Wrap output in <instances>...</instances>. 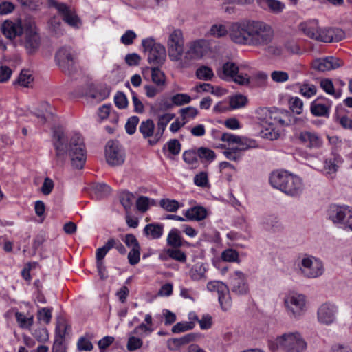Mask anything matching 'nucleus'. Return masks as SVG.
I'll use <instances>...</instances> for the list:
<instances>
[{
    "instance_id": "nucleus-1",
    "label": "nucleus",
    "mask_w": 352,
    "mask_h": 352,
    "mask_svg": "<svg viewBox=\"0 0 352 352\" xmlns=\"http://www.w3.org/2000/svg\"><path fill=\"white\" fill-rule=\"evenodd\" d=\"M53 144L56 150V163L62 166L68 155L72 166L77 169L83 168L86 162L85 146L80 135H74L67 142V139L60 128L53 131Z\"/></svg>"
},
{
    "instance_id": "nucleus-2",
    "label": "nucleus",
    "mask_w": 352,
    "mask_h": 352,
    "mask_svg": "<svg viewBox=\"0 0 352 352\" xmlns=\"http://www.w3.org/2000/svg\"><path fill=\"white\" fill-rule=\"evenodd\" d=\"M269 180L274 188L291 197L299 196L303 191L302 179L287 171H274L270 175Z\"/></svg>"
},
{
    "instance_id": "nucleus-3",
    "label": "nucleus",
    "mask_w": 352,
    "mask_h": 352,
    "mask_svg": "<svg viewBox=\"0 0 352 352\" xmlns=\"http://www.w3.org/2000/svg\"><path fill=\"white\" fill-rule=\"evenodd\" d=\"M299 30L307 36L325 43L338 42L342 40L344 35L339 28H320L315 19L300 23Z\"/></svg>"
},
{
    "instance_id": "nucleus-4",
    "label": "nucleus",
    "mask_w": 352,
    "mask_h": 352,
    "mask_svg": "<svg viewBox=\"0 0 352 352\" xmlns=\"http://www.w3.org/2000/svg\"><path fill=\"white\" fill-rule=\"evenodd\" d=\"M270 349L274 351L281 349L285 352H304L307 344L302 335L298 332H288L278 336L268 342Z\"/></svg>"
},
{
    "instance_id": "nucleus-5",
    "label": "nucleus",
    "mask_w": 352,
    "mask_h": 352,
    "mask_svg": "<svg viewBox=\"0 0 352 352\" xmlns=\"http://www.w3.org/2000/svg\"><path fill=\"white\" fill-rule=\"evenodd\" d=\"M250 45L261 47L270 44L274 38L272 27L259 20L250 19Z\"/></svg>"
},
{
    "instance_id": "nucleus-6",
    "label": "nucleus",
    "mask_w": 352,
    "mask_h": 352,
    "mask_svg": "<svg viewBox=\"0 0 352 352\" xmlns=\"http://www.w3.org/2000/svg\"><path fill=\"white\" fill-rule=\"evenodd\" d=\"M327 218L333 224L352 231V207L331 205L327 211Z\"/></svg>"
},
{
    "instance_id": "nucleus-7",
    "label": "nucleus",
    "mask_w": 352,
    "mask_h": 352,
    "mask_svg": "<svg viewBox=\"0 0 352 352\" xmlns=\"http://www.w3.org/2000/svg\"><path fill=\"white\" fill-rule=\"evenodd\" d=\"M19 44L31 54L36 52L41 45V37L33 19L25 23V30L19 39Z\"/></svg>"
},
{
    "instance_id": "nucleus-8",
    "label": "nucleus",
    "mask_w": 352,
    "mask_h": 352,
    "mask_svg": "<svg viewBox=\"0 0 352 352\" xmlns=\"http://www.w3.org/2000/svg\"><path fill=\"white\" fill-rule=\"evenodd\" d=\"M142 45L144 52L147 54V59L151 65L160 66L164 63L166 52L165 47L162 44L157 43L154 38L150 37L143 39Z\"/></svg>"
},
{
    "instance_id": "nucleus-9",
    "label": "nucleus",
    "mask_w": 352,
    "mask_h": 352,
    "mask_svg": "<svg viewBox=\"0 0 352 352\" xmlns=\"http://www.w3.org/2000/svg\"><path fill=\"white\" fill-rule=\"evenodd\" d=\"M286 311L290 318H300L307 311L305 295L294 292L287 294L284 298Z\"/></svg>"
},
{
    "instance_id": "nucleus-10",
    "label": "nucleus",
    "mask_w": 352,
    "mask_h": 352,
    "mask_svg": "<svg viewBox=\"0 0 352 352\" xmlns=\"http://www.w3.org/2000/svg\"><path fill=\"white\" fill-rule=\"evenodd\" d=\"M55 60L65 73L70 74L76 69V54L70 47H60L55 54Z\"/></svg>"
},
{
    "instance_id": "nucleus-11",
    "label": "nucleus",
    "mask_w": 352,
    "mask_h": 352,
    "mask_svg": "<svg viewBox=\"0 0 352 352\" xmlns=\"http://www.w3.org/2000/svg\"><path fill=\"white\" fill-rule=\"evenodd\" d=\"M250 19L234 23L229 29L230 39L235 43L250 45Z\"/></svg>"
},
{
    "instance_id": "nucleus-12",
    "label": "nucleus",
    "mask_w": 352,
    "mask_h": 352,
    "mask_svg": "<svg viewBox=\"0 0 352 352\" xmlns=\"http://www.w3.org/2000/svg\"><path fill=\"white\" fill-rule=\"evenodd\" d=\"M300 270L302 275L309 278L320 276L324 272L322 262L313 256H305L301 260Z\"/></svg>"
},
{
    "instance_id": "nucleus-13",
    "label": "nucleus",
    "mask_w": 352,
    "mask_h": 352,
    "mask_svg": "<svg viewBox=\"0 0 352 352\" xmlns=\"http://www.w3.org/2000/svg\"><path fill=\"white\" fill-rule=\"evenodd\" d=\"M107 162L111 166L123 164L125 160V153L122 146L118 141H109L105 146Z\"/></svg>"
},
{
    "instance_id": "nucleus-14",
    "label": "nucleus",
    "mask_w": 352,
    "mask_h": 352,
    "mask_svg": "<svg viewBox=\"0 0 352 352\" xmlns=\"http://www.w3.org/2000/svg\"><path fill=\"white\" fill-rule=\"evenodd\" d=\"M168 56L171 60L178 61L181 59L184 52V38L182 32L175 30L168 40Z\"/></svg>"
},
{
    "instance_id": "nucleus-15",
    "label": "nucleus",
    "mask_w": 352,
    "mask_h": 352,
    "mask_svg": "<svg viewBox=\"0 0 352 352\" xmlns=\"http://www.w3.org/2000/svg\"><path fill=\"white\" fill-rule=\"evenodd\" d=\"M30 18H26L23 20H6L1 24V32L6 38L10 40H14L16 38L19 39L24 32L25 23L30 22Z\"/></svg>"
},
{
    "instance_id": "nucleus-16",
    "label": "nucleus",
    "mask_w": 352,
    "mask_h": 352,
    "mask_svg": "<svg viewBox=\"0 0 352 352\" xmlns=\"http://www.w3.org/2000/svg\"><path fill=\"white\" fill-rule=\"evenodd\" d=\"M49 5L54 7L63 16V21L72 27L79 28L81 21L78 15L72 11L69 8L63 3H58L56 0H48Z\"/></svg>"
},
{
    "instance_id": "nucleus-17",
    "label": "nucleus",
    "mask_w": 352,
    "mask_h": 352,
    "mask_svg": "<svg viewBox=\"0 0 352 352\" xmlns=\"http://www.w3.org/2000/svg\"><path fill=\"white\" fill-rule=\"evenodd\" d=\"M229 284L232 292L236 295H244L248 292L246 276L241 271H234L230 275Z\"/></svg>"
},
{
    "instance_id": "nucleus-18",
    "label": "nucleus",
    "mask_w": 352,
    "mask_h": 352,
    "mask_svg": "<svg viewBox=\"0 0 352 352\" xmlns=\"http://www.w3.org/2000/svg\"><path fill=\"white\" fill-rule=\"evenodd\" d=\"M208 49V43L205 40H198L193 42L184 56V64L188 66L191 60H197L203 57Z\"/></svg>"
},
{
    "instance_id": "nucleus-19",
    "label": "nucleus",
    "mask_w": 352,
    "mask_h": 352,
    "mask_svg": "<svg viewBox=\"0 0 352 352\" xmlns=\"http://www.w3.org/2000/svg\"><path fill=\"white\" fill-rule=\"evenodd\" d=\"M337 312L336 306L330 303H324L318 309V320L321 324L330 325L336 320Z\"/></svg>"
},
{
    "instance_id": "nucleus-20",
    "label": "nucleus",
    "mask_w": 352,
    "mask_h": 352,
    "mask_svg": "<svg viewBox=\"0 0 352 352\" xmlns=\"http://www.w3.org/2000/svg\"><path fill=\"white\" fill-rule=\"evenodd\" d=\"M290 122V115L288 111L272 108L266 124L269 126H283L289 125Z\"/></svg>"
},
{
    "instance_id": "nucleus-21",
    "label": "nucleus",
    "mask_w": 352,
    "mask_h": 352,
    "mask_svg": "<svg viewBox=\"0 0 352 352\" xmlns=\"http://www.w3.org/2000/svg\"><path fill=\"white\" fill-rule=\"evenodd\" d=\"M300 144L306 148H318L322 145V138L314 131H302L298 135Z\"/></svg>"
},
{
    "instance_id": "nucleus-22",
    "label": "nucleus",
    "mask_w": 352,
    "mask_h": 352,
    "mask_svg": "<svg viewBox=\"0 0 352 352\" xmlns=\"http://www.w3.org/2000/svg\"><path fill=\"white\" fill-rule=\"evenodd\" d=\"M342 61L338 58L329 56L315 60L313 66L316 69L325 72L339 67Z\"/></svg>"
},
{
    "instance_id": "nucleus-23",
    "label": "nucleus",
    "mask_w": 352,
    "mask_h": 352,
    "mask_svg": "<svg viewBox=\"0 0 352 352\" xmlns=\"http://www.w3.org/2000/svg\"><path fill=\"white\" fill-rule=\"evenodd\" d=\"M173 113H164L158 118L157 131L155 134L154 138L148 140L151 145H155L161 139L168 124L174 118Z\"/></svg>"
},
{
    "instance_id": "nucleus-24",
    "label": "nucleus",
    "mask_w": 352,
    "mask_h": 352,
    "mask_svg": "<svg viewBox=\"0 0 352 352\" xmlns=\"http://www.w3.org/2000/svg\"><path fill=\"white\" fill-rule=\"evenodd\" d=\"M166 242L168 246L174 248H179L183 246H190V243L182 238L180 231L177 228H173L170 230L167 236Z\"/></svg>"
},
{
    "instance_id": "nucleus-25",
    "label": "nucleus",
    "mask_w": 352,
    "mask_h": 352,
    "mask_svg": "<svg viewBox=\"0 0 352 352\" xmlns=\"http://www.w3.org/2000/svg\"><path fill=\"white\" fill-rule=\"evenodd\" d=\"M322 100L321 98H318L311 102V112L315 116L329 117L331 105L322 102Z\"/></svg>"
},
{
    "instance_id": "nucleus-26",
    "label": "nucleus",
    "mask_w": 352,
    "mask_h": 352,
    "mask_svg": "<svg viewBox=\"0 0 352 352\" xmlns=\"http://www.w3.org/2000/svg\"><path fill=\"white\" fill-rule=\"evenodd\" d=\"M239 72L238 66L233 62L225 63L217 72L219 76L223 80L233 78Z\"/></svg>"
},
{
    "instance_id": "nucleus-27",
    "label": "nucleus",
    "mask_w": 352,
    "mask_h": 352,
    "mask_svg": "<svg viewBox=\"0 0 352 352\" xmlns=\"http://www.w3.org/2000/svg\"><path fill=\"white\" fill-rule=\"evenodd\" d=\"M184 214L188 220L199 221L207 217L208 212L203 206H194L188 209Z\"/></svg>"
},
{
    "instance_id": "nucleus-28",
    "label": "nucleus",
    "mask_w": 352,
    "mask_h": 352,
    "mask_svg": "<svg viewBox=\"0 0 352 352\" xmlns=\"http://www.w3.org/2000/svg\"><path fill=\"white\" fill-rule=\"evenodd\" d=\"M143 232L150 239H158L163 235L164 226L160 223H149L144 227Z\"/></svg>"
},
{
    "instance_id": "nucleus-29",
    "label": "nucleus",
    "mask_w": 352,
    "mask_h": 352,
    "mask_svg": "<svg viewBox=\"0 0 352 352\" xmlns=\"http://www.w3.org/2000/svg\"><path fill=\"white\" fill-rule=\"evenodd\" d=\"M63 332L60 330V325L56 329L55 339L52 346V352H66V346L64 344V336L65 333V327L64 324H63Z\"/></svg>"
},
{
    "instance_id": "nucleus-30",
    "label": "nucleus",
    "mask_w": 352,
    "mask_h": 352,
    "mask_svg": "<svg viewBox=\"0 0 352 352\" xmlns=\"http://www.w3.org/2000/svg\"><path fill=\"white\" fill-rule=\"evenodd\" d=\"M342 108L336 109V113L333 116L334 120L338 123L343 129L352 130V119L349 118L346 115H342L341 111Z\"/></svg>"
},
{
    "instance_id": "nucleus-31",
    "label": "nucleus",
    "mask_w": 352,
    "mask_h": 352,
    "mask_svg": "<svg viewBox=\"0 0 352 352\" xmlns=\"http://www.w3.org/2000/svg\"><path fill=\"white\" fill-rule=\"evenodd\" d=\"M155 124L151 119L142 121L140 125L139 130L144 138L152 137L154 133Z\"/></svg>"
},
{
    "instance_id": "nucleus-32",
    "label": "nucleus",
    "mask_w": 352,
    "mask_h": 352,
    "mask_svg": "<svg viewBox=\"0 0 352 352\" xmlns=\"http://www.w3.org/2000/svg\"><path fill=\"white\" fill-rule=\"evenodd\" d=\"M261 3L274 13H280L285 8V5L278 0H261Z\"/></svg>"
},
{
    "instance_id": "nucleus-33",
    "label": "nucleus",
    "mask_w": 352,
    "mask_h": 352,
    "mask_svg": "<svg viewBox=\"0 0 352 352\" xmlns=\"http://www.w3.org/2000/svg\"><path fill=\"white\" fill-rule=\"evenodd\" d=\"M151 78L153 83L157 87H163V86H164L166 82L165 75L164 72L158 68V66L152 67Z\"/></svg>"
},
{
    "instance_id": "nucleus-34",
    "label": "nucleus",
    "mask_w": 352,
    "mask_h": 352,
    "mask_svg": "<svg viewBox=\"0 0 352 352\" xmlns=\"http://www.w3.org/2000/svg\"><path fill=\"white\" fill-rule=\"evenodd\" d=\"M236 144L237 146L235 147L240 153L258 146L255 140L244 137H240V140H238Z\"/></svg>"
},
{
    "instance_id": "nucleus-35",
    "label": "nucleus",
    "mask_w": 352,
    "mask_h": 352,
    "mask_svg": "<svg viewBox=\"0 0 352 352\" xmlns=\"http://www.w3.org/2000/svg\"><path fill=\"white\" fill-rule=\"evenodd\" d=\"M320 86L327 94L333 95L336 98L341 96L342 91L340 89L335 91L332 81L329 79H324L320 81Z\"/></svg>"
},
{
    "instance_id": "nucleus-36",
    "label": "nucleus",
    "mask_w": 352,
    "mask_h": 352,
    "mask_svg": "<svg viewBox=\"0 0 352 352\" xmlns=\"http://www.w3.org/2000/svg\"><path fill=\"white\" fill-rule=\"evenodd\" d=\"M120 204L123 206L126 210H129L132 205L135 196L133 194L129 191H122L119 195Z\"/></svg>"
},
{
    "instance_id": "nucleus-37",
    "label": "nucleus",
    "mask_w": 352,
    "mask_h": 352,
    "mask_svg": "<svg viewBox=\"0 0 352 352\" xmlns=\"http://www.w3.org/2000/svg\"><path fill=\"white\" fill-rule=\"evenodd\" d=\"M206 269L203 264L195 265L190 271V276L194 280L206 279L205 273Z\"/></svg>"
},
{
    "instance_id": "nucleus-38",
    "label": "nucleus",
    "mask_w": 352,
    "mask_h": 352,
    "mask_svg": "<svg viewBox=\"0 0 352 352\" xmlns=\"http://www.w3.org/2000/svg\"><path fill=\"white\" fill-rule=\"evenodd\" d=\"M198 153L197 150H188L183 153L184 161L190 165L192 168H196L198 165Z\"/></svg>"
},
{
    "instance_id": "nucleus-39",
    "label": "nucleus",
    "mask_w": 352,
    "mask_h": 352,
    "mask_svg": "<svg viewBox=\"0 0 352 352\" xmlns=\"http://www.w3.org/2000/svg\"><path fill=\"white\" fill-rule=\"evenodd\" d=\"M198 157L202 162H212L216 157L215 153L206 147H200L197 149Z\"/></svg>"
},
{
    "instance_id": "nucleus-40",
    "label": "nucleus",
    "mask_w": 352,
    "mask_h": 352,
    "mask_svg": "<svg viewBox=\"0 0 352 352\" xmlns=\"http://www.w3.org/2000/svg\"><path fill=\"white\" fill-rule=\"evenodd\" d=\"M160 206L163 209L170 212H175L181 207L177 201L169 199H161L160 201Z\"/></svg>"
},
{
    "instance_id": "nucleus-41",
    "label": "nucleus",
    "mask_w": 352,
    "mask_h": 352,
    "mask_svg": "<svg viewBox=\"0 0 352 352\" xmlns=\"http://www.w3.org/2000/svg\"><path fill=\"white\" fill-rule=\"evenodd\" d=\"M15 317L20 327L23 329H29L34 322V316L26 317L23 313L16 312Z\"/></svg>"
},
{
    "instance_id": "nucleus-42",
    "label": "nucleus",
    "mask_w": 352,
    "mask_h": 352,
    "mask_svg": "<svg viewBox=\"0 0 352 352\" xmlns=\"http://www.w3.org/2000/svg\"><path fill=\"white\" fill-rule=\"evenodd\" d=\"M32 81L33 77L30 72L28 70H22L14 83L24 87H28Z\"/></svg>"
},
{
    "instance_id": "nucleus-43",
    "label": "nucleus",
    "mask_w": 352,
    "mask_h": 352,
    "mask_svg": "<svg viewBox=\"0 0 352 352\" xmlns=\"http://www.w3.org/2000/svg\"><path fill=\"white\" fill-rule=\"evenodd\" d=\"M52 307H43L39 309L37 311L38 320L39 322H43L45 324H49L52 317Z\"/></svg>"
},
{
    "instance_id": "nucleus-44",
    "label": "nucleus",
    "mask_w": 352,
    "mask_h": 352,
    "mask_svg": "<svg viewBox=\"0 0 352 352\" xmlns=\"http://www.w3.org/2000/svg\"><path fill=\"white\" fill-rule=\"evenodd\" d=\"M214 76L212 69L208 66H201L196 71L197 78L203 80H210Z\"/></svg>"
},
{
    "instance_id": "nucleus-45",
    "label": "nucleus",
    "mask_w": 352,
    "mask_h": 352,
    "mask_svg": "<svg viewBox=\"0 0 352 352\" xmlns=\"http://www.w3.org/2000/svg\"><path fill=\"white\" fill-rule=\"evenodd\" d=\"M61 25L62 23L59 17L54 16L49 21V28L50 31L58 36L63 34Z\"/></svg>"
},
{
    "instance_id": "nucleus-46",
    "label": "nucleus",
    "mask_w": 352,
    "mask_h": 352,
    "mask_svg": "<svg viewBox=\"0 0 352 352\" xmlns=\"http://www.w3.org/2000/svg\"><path fill=\"white\" fill-rule=\"evenodd\" d=\"M93 192L97 198H103L111 192V188L105 184H97L93 187Z\"/></svg>"
},
{
    "instance_id": "nucleus-47",
    "label": "nucleus",
    "mask_w": 352,
    "mask_h": 352,
    "mask_svg": "<svg viewBox=\"0 0 352 352\" xmlns=\"http://www.w3.org/2000/svg\"><path fill=\"white\" fill-rule=\"evenodd\" d=\"M179 113L184 121L186 122L190 120L195 118L198 114V110L193 107H188L186 108L181 109Z\"/></svg>"
},
{
    "instance_id": "nucleus-48",
    "label": "nucleus",
    "mask_w": 352,
    "mask_h": 352,
    "mask_svg": "<svg viewBox=\"0 0 352 352\" xmlns=\"http://www.w3.org/2000/svg\"><path fill=\"white\" fill-rule=\"evenodd\" d=\"M195 323L192 321H184L177 323L172 327V332L174 333H179L184 332L188 330H191L194 328Z\"/></svg>"
},
{
    "instance_id": "nucleus-49",
    "label": "nucleus",
    "mask_w": 352,
    "mask_h": 352,
    "mask_svg": "<svg viewBox=\"0 0 352 352\" xmlns=\"http://www.w3.org/2000/svg\"><path fill=\"white\" fill-rule=\"evenodd\" d=\"M248 102L245 96L237 94L230 98V105L232 109H239L244 107Z\"/></svg>"
},
{
    "instance_id": "nucleus-50",
    "label": "nucleus",
    "mask_w": 352,
    "mask_h": 352,
    "mask_svg": "<svg viewBox=\"0 0 352 352\" xmlns=\"http://www.w3.org/2000/svg\"><path fill=\"white\" fill-rule=\"evenodd\" d=\"M218 299L223 310L227 311L230 309L231 307V298L228 287H227V292H223L218 294Z\"/></svg>"
},
{
    "instance_id": "nucleus-51",
    "label": "nucleus",
    "mask_w": 352,
    "mask_h": 352,
    "mask_svg": "<svg viewBox=\"0 0 352 352\" xmlns=\"http://www.w3.org/2000/svg\"><path fill=\"white\" fill-rule=\"evenodd\" d=\"M170 100L173 105L182 106L188 104L191 101V97L186 94H177L171 97Z\"/></svg>"
},
{
    "instance_id": "nucleus-52",
    "label": "nucleus",
    "mask_w": 352,
    "mask_h": 352,
    "mask_svg": "<svg viewBox=\"0 0 352 352\" xmlns=\"http://www.w3.org/2000/svg\"><path fill=\"white\" fill-rule=\"evenodd\" d=\"M221 258L226 262H236L239 260V253L234 249L228 248L221 253Z\"/></svg>"
},
{
    "instance_id": "nucleus-53",
    "label": "nucleus",
    "mask_w": 352,
    "mask_h": 352,
    "mask_svg": "<svg viewBox=\"0 0 352 352\" xmlns=\"http://www.w3.org/2000/svg\"><path fill=\"white\" fill-rule=\"evenodd\" d=\"M166 254L170 258L175 261L182 263L186 261V255L184 252L179 250V248H169L167 250Z\"/></svg>"
},
{
    "instance_id": "nucleus-54",
    "label": "nucleus",
    "mask_w": 352,
    "mask_h": 352,
    "mask_svg": "<svg viewBox=\"0 0 352 352\" xmlns=\"http://www.w3.org/2000/svg\"><path fill=\"white\" fill-rule=\"evenodd\" d=\"M227 285H226L221 281L218 280L210 281L207 284V289L209 291H216L218 293V294L222 293L223 292H227Z\"/></svg>"
},
{
    "instance_id": "nucleus-55",
    "label": "nucleus",
    "mask_w": 352,
    "mask_h": 352,
    "mask_svg": "<svg viewBox=\"0 0 352 352\" xmlns=\"http://www.w3.org/2000/svg\"><path fill=\"white\" fill-rule=\"evenodd\" d=\"M153 329L151 327L148 326L147 324L142 322L137 326L131 332V333L142 337L149 335L153 332Z\"/></svg>"
},
{
    "instance_id": "nucleus-56",
    "label": "nucleus",
    "mask_w": 352,
    "mask_h": 352,
    "mask_svg": "<svg viewBox=\"0 0 352 352\" xmlns=\"http://www.w3.org/2000/svg\"><path fill=\"white\" fill-rule=\"evenodd\" d=\"M316 87L315 85L308 83H304L300 87V94L307 98H310L316 94Z\"/></svg>"
},
{
    "instance_id": "nucleus-57",
    "label": "nucleus",
    "mask_w": 352,
    "mask_h": 352,
    "mask_svg": "<svg viewBox=\"0 0 352 352\" xmlns=\"http://www.w3.org/2000/svg\"><path fill=\"white\" fill-rule=\"evenodd\" d=\"M271 78L274 82L282 83L289 80V74L284 71L275 70L271 73Z\"/></svg>"
},
{
    "instance_id": "nucleus-58",
    "label": "nucleus",
    "mask_w": 352,
    "mask_h": 352,
    "mask_svg": "<svg viewBox=\"0 0 352 352\" xmlns=\"http://www.w3.org/2000/svg\"><path fill=\"white\" fill-rule=\"evenodd\" d=\"M143 342L142 339L135 336H131L128 339L126 347L130 351L140 349L142 346Z\"/></svg>"
},
{
    "instance_id": "nucleus-59",
    "label": "nucleus",
    "mask_w": 352,
    "mask_h": 352,
    "mask_svg": "<svg viewBox=\"0 0 352 352\" xmlns=\"http://www.w3.org/2000/svg\"><path fill=\"white\" fill-rule=\"evenodd\" d=\"M289 104L292 111L297 114H300L302 111L303 102L298 97H292L289 100Z\"/></svg>"
},
{
    "instance_id": "nucleus-60",
    "label": "nucleus",
    "mask_w": 352,
    "mask_h": 352,
    "mask_svg": "<svg viewBox=\"0 0 352 352\" xmlns=\"http://www.w3.org/2000/svg\"><path fill=\"white\" fill-rule=\"evenodd\" d=\"M194 183L199 187H206L208 185V177L206 172H200L194 177Z\"/></svg>"
},
{
    "instance_id": "nucleus-61",
    "label": "nucleus",
    "mask_w": 352,
    "mask_h": 352,
    "mask_svg": "<svg viewBox=\"0 0 352 352\" xmlns=\"http://www.w3.org/2000/svg\"><path fill=\"white\" fill-rule=\"evenodd\" d=\"M138 122L139 118L138 116H131L129 118L125 124L126 133L129 135L134 134Z\"/></svg>"
},
{
    "instance_id": "nucleus-62",
    "label": "nucleus",
    "mask_w": 352,
    "mask_h": 352,
    "mask_svg": "<svg viewBox=\"0 0 352 352\" xmlns=\"http://www.w3.org/2000/svg\"><path fill=\"white\" fill-rule=\"evenodd\" d=\"M192 319L199 322L201 329H208L212 326V319L209 314L204 315L201 319H199L197 316H195Z\"/></svg>"
},
{
    "instance_id": "nucleus-63",
    "label": "nucleus",
    "mask_w": 352,
    "mask_h": 352,
    "mask_svg": "<svg viewBox=\"0 0 352 352\" xmlns=\"http://www.w3.org/2000/svg\"><path fill=\"white\" fill-rule=\"evenodd\" d=\"M210 34L216 37H222L228 33L226 27L222 24H214L210 28Z\"/></svg>"
},
{
    "instance_id": "nucleus-64",
    "label": "nucleus",
    "mask_w": 352,
    "mask_h": 352,
    "mask_svg": "<svg viewBox=\"0 0 352 352\" xmlns=\"http://www.w3.org/2000/svg\"><path fill=\"white\" fill-rule=\"evenodd\" d=\"M129 263L131 265L138 264L140 260V246L132 248L128 254Z\"/></svg>"
}]
</instances>
